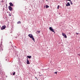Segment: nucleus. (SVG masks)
Returning a JSON list of instances; mask_svg holds the SVG:
<instances>
[{
    "label": "nucleus",
    "instance_id": "1",
    "mask_svg": "<svg viewBox=\"0 0 80 80\" xmlns=\"http://www.w3.org/2000/svg\"><path fill=\"white\" fill-rule=\"evenodd\" d=\"M6 28V26L5 25H3L1 28V30H3L4 29H5Z\"/></svg>",
    "mask_w": 80,
    "mask_h": 80
},
{
    "label": "nucleus",
    "instance_id": "2",
    "mask_svg": "<svg viewBox=\"0 0 80 80\" xmlns=\"http://www.w3.org/2000/svg\"><path fill=\"white\" fill-rule=\"evenodd\" d=\"M49 30H50L51 31H52L53 32H55L54 30H53V29H52V27H49Z\"/></svg>",
    "mask_w": 80,
    "mask_h": 80
},
{
    "label": "nucleus",
    "instance_id": "3",
    "mask_svg": "<svg viewBox=\"0 0 80 80\" xmlns=\"http://www.w3.org/2000/svg\"><path fill=\"white\" fill-rule=\"evenodd\" d=\"M49 30H50L51 31H52L53 32H55L54 30H53V29H52V27H49Z\"/></svg>",
    "mask_w": 80,
    "mask_h": 80
},
{
    "label": "nucleus",
    "instance_id": "4",
    "mask_svg": "<svg viewBox=\"0 0 80 80\" xmlns=\"http://www.w3.org/2000/svg\"><path fill=\"white\" fill-rule=\"evenodd\" d=\"M62 35L63 36H64V38H67V36L66 34L63 32H62Z\"/></svg>",
    "mask_w": 80,
    "mask_h": 80
},
{
    "label": "nucleus",
    "instance_id": "5",
    "mask_svg": "<svg viewBox=\"0 0 80 80\" xmlns=\"http://www.w3.org/2000/svg\"><path fill=\"white\" fill-rule=\"evenodd\" d=\"M8 8L10 11H12V8L10 6H8Z\"/></svg>",
    "mask_w": 80,
    "mask_h": 80
},
{
    "label": "nucleus",
    "instance_id": "6",
    "mask_svg": "<svg viewBox=\"0 0 80 80\" xmlns=\"http://www.w3.org/2000/svg\"><path fill=\"white\" fill-rule=\"evenodd\" d=\"M28 36L30 37V38H32L33 37V36L32 35V34H29L28 35Z\"/></svg>",
    "mask_w": 80,
    "mask_h": 80
},
{
    "label": "nucleus",
    "instance_id": "7",
    "mask_svg": "<svg viewBox=\"0 0 80 80\" xmlns=\"http://www.w3.org/2000/svg\"><path fill=\"white\" fill-rule=\"evenodd\" d=\"M66 6L67 7L70 6V3L69 2L67 3V4H66Z\"/></svg>",
    "mask_w": 80,
    "mask_h": 80
},
{
    "label": "nucleus",
    "instance_id": "8",
    "mask_svg": "<svg viewBox=\"0 0 80 80\" xmlns=\"http://www.w3.org/2000/svg\"><path fill=\"white\" fill-rule=\"evenodd\" d=\"M9 4H10V6L12 7L13 6V5L12 2L9 3Z\"/></svg>",
    "mask_w": 80,
    "mask_h": 80
},
{
    "label": "nucleus",
    "instance_id": "9",
    "mask_svg": "<svg viewBox=\"0 0 80 80\" xmlns=\"http://www.w3.org/2000/svg\"><path fill=\"white\" fill-rule=\"evenodd\" d=\"M27 63L28 64H30L29 61L28 60V58H27Z\"/></svg>",
    "mask_w": 80,
    "mask_h": 80
},
{
    "label": "nucleus",
    "instance_id": "10",
    "mask_svg": "<svg viewBox=\"0 0 80 80\" xmlns=\"http://www.w3.org/2000/svg\"><path fill=\"white\" fill-rule=\"evenodd\" d=\"M28 58L30 59L31 58H32V56H28Z\"/></svg>",
    "mask_w": 80,
    "mask_h": 80
},
{
    "label": "nucleus",
    "instance_id": "11",
    "mask_svg": "<svg viewBox=\"0 0 80 80\" xmlns=\"http://www.w3.org/2000/svg\"><path fill=\"white\" fill-rule=\"evenodd\" d=\"M21 23V21H20L18 22H17L18 24L19 23Z\"/></svg>",
    "mask_w": 80,
    "mask_h": 80
},
{
    "label": "nucleus",
    "instance_id": "12",
    "mask_svg": "<svg viewBox=\"0 0 80 80\" xmlns=\"http://www.w3.org/2000/svg\"><path fill=\"white\" fill-rule=\"evenodd\" d=\"M49 7V6H48L47 5H46V8H48Z\"/></svg>",
    "mask_w": 80,
    "mask_h": 80
},
{
    "label": "nucleus",
    "instance_id": "13",
    "mask_svg": "<svg viewBox=\"0 0 80 80\" xmlns=\"http://www.w3.org/2000/svg\"><path fill=\"white\" fill-rule=\"evenodd\" d=\"M32 38V40L33 41H34V38L33 37H32V38Z\"/></svg>",
    "mask_w": 80,
    "mask_h": 80
},
{
    "label": "nucleus",
    "instance_id": "14",
    "mask_svg": "<svg viewBox=\"0 0 80 80\" xmlns=\"http://www.w3.org/2000/svg\"><path fill=\"white\" fill-rule=\"evenodd\" d=\"M15 73H16V72H13V75H15Z\"/></svg>",
    "mask_w": 80,
    "mask_h": 80
},
{
    "label": "nucleus",
    "instance_id": "15",
    "mask_svg": "<svg viewBox=\"0 0 80 80\" xmlns=\"http://www.w3.org/2000/svg\"><path fill=\"white\" fill-rule=\"evenodd\" d=\"M70 2L71 3V5H72L73 4V3H72V1Z\"/></svg>",
    "mask_w": 80,
    "mask_h": 80
},
{
    "label": "nucleus",
    "instance_id": "16",
    "mask_svg": "<svg viewBox=\"0 0 80 80\" xmlns=\"http://www.w3.org/2000/svg\"><path fill=\"white\" fill-rule=\"evenodd\" d=\"M59 6H58V8H57L58 9H59Z\"/></svg>",
    "mask_w": 80,
    "mask_h": 80
},
{
    "label": "nucleus",
    "instance_id": "17",
    "mask_svg": "<svg viewBox=\"0 0 80 80\" xmlns=\"http://www.w3.org/2000/svg\"><path fill=\"white\" fill-rule=\"evenodd\" d=\"M37 32H38V33H39L40 32V31H37Z\"/></svg>",
    "mask_w": 80,
    "mask_h": 80
},
{
    "label": "nucleus",
    "instance_id": "18",
    "mask_svg": "<svg viewBox=\"0 0 80 80\" xmlns=\"http://www.w3.org/2000/svg\"><path fill=\"white\" fill-rule=\"evenodd\" d=\"M11 16V14H9V16L10 17V16Z\"/></svg>",
    "mask_w": 80,
    "mask_h": 80
},
{
    "label": "nucleus",
    "instance_id": "19",
    "mask_svg": "<svg viewBox=\"0 0 80 80\" xmlns=\"http://www.w3.org/2000/svg\"><path fill=\"white\" fill-rule=\"evenodd\" d=\"M76 34H77V35H78V34H79V33H77V32H76Z\"/></svg>",
    "mask_w": 80,
    "mask_h": 80
},
{
    "label": "nucleus",
    "instance_id": "20",
    "mask_svg": "<svg viewBox=\"0 0 80 80\" xmlns=\"http://www.w3.org/2000/svg\"><path fill=\"white\" fill-rule=\"evenodd\" d=\"M78 55L79 56H80V54H78Z\"/></svg>",
    "mask_w": 80,
    "mask_h": 80
},
{
    "label": "nucleus",
    "instance_id": "21",
    "mask_svg": "<svg viewBox=\"0 0 80 80\" xmlns=\"http://www.w3.org/2000/svg\"><path fill=\"white\" fill-rule=\"evenodd\" d=\"M55 73L56 74H57V72H55Z\"/></svg>",
    "mask_w": 80,
    "mask_h": 80
},
{
    "label": "nucleus",
    "instance_id": "22",
    "mask_svg": "<svg viewBox=\"0 0 80 80\" xmlns=\"http://www.w3.org/2000/svg\"><path fill=\"white\" fill-rule=\"evenodd\" d=\"M37 78V77H36V78Z\"/></svg>",
    "mask_w": 80,
    "mask_h": 80
},
{
    "label": "nucleus",
    "instance_id": "23",
    "mask_svg": "<svg viewBox=\"0 0 80 80\" xmlns=\"http://www.w3.org/2000/svg\"><path fill=\"white\" fill-rule=\"evenodd\" d=\"M36 79H37L38 80V79H37V78H36Z\"/></svg>",
    "mask_w": 80,
    "mask_h": 80
},
{
    "label": "nucleus",
    "instance_id": "24",
    "mask_svg": "<svg viewBox=\"0 0 80 80\" xmlns=\"http://www.w3.org/2000/svg\"><path fill=\"white\" fill-rule=\"evenodd\" d=\"M46 1H47V0H46Z\"/></svg>",
    "mask_w": 80,
    "mask_h": 80
},
{
    "label": "nucleus",
    "instance_id": "25",
    "mask_svg": "<svg viewBox=\"0 0 80 80\" xmlns=\"http://www.w3.org/2000/svg\"><path fill=\"white\" fill-rule=\"evenodd\" d=\"M1 27V26H0V28Z\"/></svg>",
    "mask_w": 80,
    "mask_h": 80
}]
</instances>
